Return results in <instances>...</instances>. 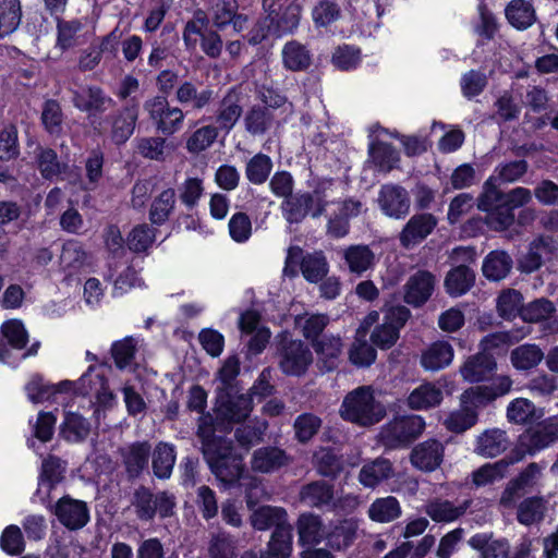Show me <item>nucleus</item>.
Listing matches in <instances>:
<instances>
[{
  "mask_svg": "<svg viewBox=\"0 0 558 558\" xmlns=\"http://www.w3.org/2000/svg\"><path fill=\"white\" fill-rule=\"evenodd\" d=\"M201 451L211 473L227 486L234 485L243 473L241 456L233 451L232 442L217 436L210 428L198 427Z\"/></svg>",
  "mask_w": 558,
  "mask_h": 558,
  "instance_id": "nucleus-1",
  "label": "nucleus"
},
{
  "mask_svg": "<svg viewBox=\"0 0 558 558\" xmlns=\"http://www.w3.org/2000/svg\"><path fill=\"white\" fill-rule=\"evenodd\" d=\"M339 414L347 422L369 427L379 423L386 416L387 410L376 398L372 386H360L345 395Z\"/></svg>",
  "mask_w": 558,
  "mask_h": 558,
  "instance_id": "nucleus-2",
  "label": "nucleus"
},
{
  "mask_svg": "<svg viewBox=\"0 0 558 558\" xmlns=\"http://www.w3.org/2000/svg\"><path fill=\"white\" fill-rule=\"evenodd\" d=\"M131 507L141 522L161 520L175 513L177 498L168 490L154 492L145 485H138L131 496Z\"/></svg>",
  "mask_w": 558,
  "mask_h": 558,
  "instance_id": "nucleus-3",
  "label": "nucleus"
},
{
  "mask_svg": "<svg viewBox=\"0 0 558 558\" xmlns=\"http://www.w3.org/2000/svg\"><path fill=\"white\" fill-rule=\"evenodd\" d=\"M299 499L306 507L338 514L351 512L357 506L356 497L351 495L337 497L333 485L324 480L303 485L299 492Z\"/></svg>",
  "mask_w": 558,
  "mask_h": 558,
  "instance_id": "nucleus-4",
  "label": "nucleus"
},
{
  "mask_svg": "<svg viewBox=\"0 0 558 558\" xmlns=\"http://www.w3.org/2000/svg\"><path fill=\"white\" fill-rule=\"evenodd\" d=\"M280 371L287 376H302L313 362L310 347L301 340L293 339L288 332L276 337V352Z\"/></svg>",
  "mask_w": 558,
  "mask_h": 558,
  "instance_id": "nucleus-5",
  "label": "nucleus"
},
{
  "mask_svg": "<svg viewBox=\"0 0 558 558\" xmlns=\"http://www.w3.org/2000/svg\"><path fill=\"white\" fill-rule=\"evenodd\" d=\"M209 20L203 11H197L193 19L185 23L183 43L187 50H194L199 40L202 51L210 59H218L223 49L221 36L208 29Z\"/></svg>",
  "mask_w": 558,
  "mask_h": 558,
  "instance_id": "nucleus-6",
  "label": "nucleus"
},
{
  "mask_svg": "<svg viewBox=\"0 0 558 558\" xmlns=\"http://www.w3.org/2000/svg\"><path fill=\"white\" fill-rule=\"evenodd\" d=\"M328 203L325 191L315 189L313 192L292 193L282 202L281 210L286 220L293 225L302 222L307 215L313 218L323 216Z\"/></svg>",
  "mask_w": 558,
  "mask_h": 558,
  "instance_id": "nucleus-7",
  "label": "nucleus"
},
{
  "mask_svg": "<svg viewBox=\"0 0 558 558\" xmlns=\"http://www.w3.org/2000/svg\"><path fill=\"white\" fill-rule=\"evenodd\" d=\"M424 428L425 422L418 415L398 416L380 428L379 441L388 449L407 447L421 436Z\"/></svg>",
  "mask_w": 558,
  "mask_h": 558,
  "instance_id": "nucleus-8",
  "label": "nucleus"
},
{
  "mask_svg": "<svg viewBox=\"0 0 558 558\" xmlns=\"http://www.w3.org/2000/svg\"><path fill=\"white\" fill-rule=\"evenodd\" d=\"M488 388L485 386L472 387L461 395V408L451 412L444 424L453 433H463L472 427L477 420L476 408L484 405L488 400Z\"/></svg>",
  "mask_w": 558,
  "mask_h": 558,
  "instance_id": "nucleus-9",
  "label": "nucleus"
},
{
  "mask_svg": "<svg viewBox=\"0 0 558 558\" xmlns=\"http://www.w3.org/2000/svg\"><path fill=\"white\" fill-rule=\"evenodd\" d=\"M72 102L81 111L88 113L93 129L102 132V120L99 114L116 105V101L98 86H86L72 92Z\"/></svg>",
  "mask_w": 558,
  "mask_h": 558,
  "instance_id": "nucleus-10",
  "label": "nucleus"
},
{
  "mask_svg": "<svg viewBox=\"0 0 558 558\" xmlns=\"http://www.w3.org/2000/svg\"><path fill=\"white\" fill-rule=\"evenodd\" d=\"M558 441V421L548 417L526 428L519 437L515 446L526 456L533 457Z\"/></svg>",
  "mask_w": 558,
  "mask_h": 558,
  "instance_id": "nucleus-11",
  "label": "nucleus"
},
{
  "mask_svg": "<svg viewBox=\"0 0 558 558\" xmlns=\"http://www.w3.org/2000/svg\"><path fill=\"white\" fill-rule=\"evenodd\" d=\"M138 101L132 98L125 106L108 114L102 120V132L105 123L110 126L109 136L113 144L120 146L129 141L135 131L138 120Z\"/></svg>",
  "mask_w": 558,
  "mask_h": 558,
  "instance_id": "nucleus-12",
  "label": "nucleus"
},
{
  "mask_svg": "<svg viewBox=\"0 0 558 558\" xmlns=\"http://www.w3.org/2000/svg\"><path fill=\"white\" fill-rule=\"evenodd\" d=\"M438 218L430 213H416L410 217L398 234L402 248L413 250L422 244L436 229Z\"/></svg>",
  "mask_w": 558,
  "mask_h": 558,
  "instance_id": "nucleus-13",
  "label": "nucleus"
},
{
  "mask_svg": "<svg viewBox=\"0 0 558 558\" xmlns=\"http://www.w3.org/2000/svg\"><path fill=\"white\" fill-rule=\"evenodd\" d=\"M336 204L337 210L328 219L327 233L340 239L350 232V220L365 213L367 208L361 199L355 197H348Z\"/></svg>",
  "mask_w": 558,
  "mask_h": 558,
  "instance_id": "nucleus-14",
  "label": "nucleus"
},
{
  "mask_svg": "<svg viewBox=\"0 0 558 558\" xmlns=\"http://www.w3.org/2000/svg\"><path fill=\"white\" fill-rule=\"evenodd\" d=\"M557 250V242L549 235L533 239L527 251L518 259V270L523 274L537 271L546 260L551 259Z\"/></svg>",
  "mask_w": 558,
  "mask_h": 558,
  "instance_id": "nucleus-15",
  "label": "nucleus"
},
{
  "mask_svg": "<svg viewBox=\"0 0 558 558\" xmlns=\"http://www.w3.org/2000/svg\"><path fill=\"white\" fill-rule=\"evenodd\" d=\"M543 469L539 463L530 462L508 482L500 497V504L505 507L511 506L515 497L532 492L542 478Z\"/></svg>",
  "mask_w": 558,
  "mask_h": 558,
  "instance_id": "nucleus-16",
  "label": "nucleus"
},
{
  "mask_svg": "<svg viewBox=\"0 0 558 558\" xmlns=\"http://www.w3.org/2000/svg\"><path fill=\"white\" fill-rule=\"evenodd\" d=\"M51 510L58 521L70 531L80 530L89 521L87 504L69 495L61 497Z\"/></svg>",
  "mask_w": 558,
  "mask_h": 558,
  "instance_id": "nucleus-17",
  "label": "nucleus"
},
{
  "mask_svg": "<svg viewBox=\"0 0 558 558\" xmlns=\"http://www.w3.org/2000/svg\"><path fill=\"white\" fill-rule=\"evenodd\" d=\"M377 202L380 210L389 218L403 219L410 213V196L401 185L384 184L378 192Z\"/></svg>",
  "mask_w": 558,
  "mask_h": 558,
  "instance_id": "nucleus-18",
  "label": "nucleus"
},
{
  "mask_svg": "<svg viewBox=\"0 0 558 558\" xmlns=\"http://www.w3.org/2000/svg\"><path fill=\"white\" fill-rule=\"evenodd\" d=\"M293 457L277 446H264L252 453L251 469L256 473L271 474L289 468Z\"/></svg>",
  "mask_w": 558,
  "mask_h": 558,
  "instance_id": "nucleus-19",
  "label": "nucleus"
},
{
  "mask_svg": "<svg viewBox=\"0 0 558 558\" xmlns=\"http://www.w3.org/2000/svg\"><path fill=\"white\" fill-rule=\"evenodd\" d=\"M119 456L129 480L138 478L144 471L148 470L151 454V445L144 441H134L120 447Z\"/></svg>",
  "mask_w": 558,
  "mask_h": 558,
  "instance_id": "nucleus-20",
  "label": "nucleus"
},
{
  "mask_svg": "<svg viewBox=\"0 0 558 558\" xmlns=\"http://www.w3.org/2000/svg\"><path fill=\"white\" fill-rule=\"evenodd\" d=\"M473 504L471 498L456 505L449 499L434 497L424 505V512L436 523H451L463 517Z\"/></svg>",
  "mask_w": 558,
  "mask_h": 558,
  "instance_id": "nucleus-21",
  "label": "nucleus"
},
{
  "mask_svg": "<svg viewBox=\"0 0 558 558\" xmlns=\"http://www.w3.org/2000/svg\"><path fill=\"white\" fill-rule=\"evenodd\" d=\"M435 281V276L427 270L411 275L403 286L404 302L414 307L424 305L433 294Z\"/></svg>",
  "mask_w": 558,
  "mask_h": 558,
  "instance_id": "nucleus-22",
  "label": "nucleus"
},
{
  "mask_svg": "<svg viewBox=\"0 0 558 558\" xmlns=\"http://www.w3.org/2000/svg\"><path fill=\"white\" fill-rule=\"evenodd\" d=\"M252 410L253 402L250 396L221 391L217 397L218 414L229 422L240 423L245 421Z\"/></svg>",
  "mask_w": 558,
  "mask_h": 558,
  "instance_id": "nucleus-23",
  "label": "nucleus"
},
{
  "mask_svg": "<svg viewBox=\"0 0 558 558\" xmlns=\"http://www.w3.org/2000/svg\"><path fill=\"white\" fill-rule=\"evenodd\" d=\"M242 93L236 87L228 89L219 102L216 112V123L220 131L229 133L243 113Z\"/></svg>",
  "mask_w": 558,
  "mask_h": 558,
  "instance_id": "nucleus-24",
  "label": "nucleus"
},
{
  "mask_svg": "<svg viewBox=\"0 0 558 558\" xmlns=\"http://www.w3.org/2000/svg\"><path fill=\"white\" fill-rule=\"evenodd\" d=\"M444 459V446L436 439H428L416 445L410 454L411 464L423 472H433L440 466Z\"/></svg>",
  "mask_w": 558,
  "mask_h": 558,
  "instance_id": "nucleus-25",
  "label": "nucleus"
},
{
  "mask_svg": "<svg viewBox=\"0 0 558 558\" xmlns=\"http://www.w3.org/2000/svg\"><path fill=\"white\" fill-rule=\"evenodd\" d=\"M341 257L348 270L356 276L373 269L376 265V254L366 244H352L341 250Z\"/></svg>",
  "mask_w": 558,
  "mask_h": 558,
  "instance_id": "nucleus-26",
  "label": "nucleus"
},
{
  "mask_svg": "<svg viewBox=\"0 0 558 558\" xmlns=\"http://www.w3.org/2000/svg\"><path fill=\"white\" fill-rule=\"evenodd\" d=\"M454 356L452 345L444 340L435 341L421 355V366L428 372H438L448 367Z\"/></svg>",
  "mask_w": 558,
  "mask_h": 558,
  "instance_id": "nucleus-27",
  "label": "nucleus"
},
{
  "mask_svg": "<svg viewBox=\"0 0 558 558\" xmlns=\"http://www.w3.org/2000/svg\"><path fill=\"white\" fill-rule=\"evenodd\" d=\"M393 476V464L390 460L380 457L363 464L359 473V482L364 487L375 488Z\"/></svg>",
  "mask_w": 558,
  "mask_h": 558,
  "instance_id": "nucleus-28",
  "label": "nucleus"
},
{
  "mask_svg": "<svg viewBox=\"0 0 558 558\" xmlns=\"http://www.w3.org/2000/svg\"><path fill=\"white\" fill-rule=\"evenodd\" d=\"M215 96L214 89L206 87L199 90L192 81L181 82L175 90L177 101L182 106H191L196 111L209 106Z\"/></svg>",
  "mask_w": 558,
  "mask_h": 558,
  "instance_id": "nucleus-29",
  "label": "nucleus"
},
{
  "mask_svg": "<svg viewBox=\"0 0 558 558\" xmlns=\"http://www.w3.org/2000/svg\"><path fill=\"white\" fill-rule=\"evenodd\" d=\"M251 524L255 530L267 531L272 529L277 531L290 524L288 512L281 507L262 506L251 514Z\"/></svg>",
  "mask_w": 558,
  "mask_h": 558,
  "instance_id": "nucleus-30",
  "label": "nucleus"
},
{
  "mask_svg": "<svg viewBox=\"0 0 558 558\" xmlns=\"http://www.w3.org/2000/svg\"><path fill=\"white\" fill-rule=\"evenodd\" d=\"M94 371L95 367L89 366L87 372L82 375L77 381V390L82 395H95L100 404L107 405L113 400V395L109 390L106 377L95 374Z\"/></svg>",
  "mask_w": 558,
  "mask_h": 558,
  "instance_id": "nucleus-31",
  "label": "nucleus"
},
{
  "mask_svg": "<svg viewBox=\"0 0 558 558\" xmlns=\"http://www.w3.org/2000/svg\"><path fill=\"white\" fill-rule=\"evenodd\" d=\"M284 69L292 72H304L312 65L313 56L311 50L298 40H290L284 44L281 51Z\"/></svg>",
  "mask_w": 558,
  "mask_h": 558,
  "instance_id": "nucleus-32",
  "label": "nucleus"
},
{
  "mask_svg": "<svg viewBox=\"0 0 558 558\" xmlns=\"http://www.w3.org/2000/svg\"><path fill=\"white\" fill-rule=\"evenodd\" d=\"M487 343L488 336H485L480 342L482 351L469 356L460 367V374L464 380L469 383H481L486 380L488 377V354L486 353Z\"/></svg>",
  "mask_w": 558,
  "mask_h": 558,
  "instance_id": "nucleus-33",
  "label": "nucleus"
},
{
  "mask_svg": "<svg viewBox=\"0 0 558 558\" xmlns=\"http://www.w3.org/2000/svg\"><path fill=\"white\" fill-rule=\"evenodd\" d=\"M302 13V5L292 2L279 14L269 19L268 33H272L276 37L293 34L299 27Z\"/></svg>",
  "mask_w": 558,
  "mask_h": 558,
  "instance_id": "nucleus-34",
  "label": "nucleus"
},
{
  "mask_svg": "<svg viewBox=\"0 0 558 558\" xmlns=\"http://www.w3.org/2000/svg\"><path fill=\"white\" fill-rule=\"evenodd\" d=\"M151 469L159 480L170 478L177 460L175 447L172 444L159 441L151 449Z\"/></svg>",
  "mask_w": 558,
  "mask_h": 558,
  "instance_id": "nucleus-35",
  "label": "nucleus"
},
{
  "mask_svg": "<svg viewBox=\"0 0 558 558\" xmlns=\"http://www.w3.org/2000/svg\"><path fill=\"white\" fill-rule=\"evenodd\" d=\"M301 274L307 282L317 283L329 272V263L323 251L300 254Z\"/></svg>",
  "mask_w": 558,
  "mask_h": 558,
  "instance_id": "nucleus-36",
  "label": "nucleus"
},
{
  "mask_svg": "<svg viewBox=\"0 0 558 558\" xmlns=\"http://www.w3.org/2000/svg\"><path fill=\"white\" fill-rule=\"evenodd\" d=\"M244 129L252 136L266 134L275 125L274 112L262 105L252 106L244 114Z\"/></svg>",
  "mask_w": 558,
  "mask_h": 558,
  "instance_id": "nucleus-37",
  "label": "nucleus"
},
{
  "mask_svg": "<svg viewBox=\"0 0 558 558\" xmlns=\"http://www.w3.org/2000/svg\"><path fill=\"white\" fill-rule=\"evenodd\" d=\"M505 15L518 31L527 29L537 21L535 8L527 0H511L505 9Z\"/></svg>",
  "mask_w": 558,
  "mask_h": 558,
  "instance_id": "nucleus-38",
  "label": "nucleus"
},
{
  "mask_svg": "<svg viewBox=\"0 0 558 558\" xmlns=\"http://www.w3.org/2000/svg\"><path fill=\"white\" fill-rule=\"evenodd\" d=\"M357 529V521L353 518L338 521L325 536L327 545L335 550L348 548L353 544Z\"/></svg>",
  "mask_w": 558,
  "mask_h": 558,
  "instance_id": "nucleus-39",
  "label": "nucleus"
},
{
  "mask_svg": "<svg viewBox=\"0 0 558 558\" xmlns=\"http://www.w3.org/2000/svg\"><path fill=\"white\" fill-rule=\"evenodd\" d=\"M37 162L40 174L46 180H64L69 178L71 173L70 166L65 162H61L52 148H39Z\"/></svg>",
  "mask_w": 558,
  "mask_h": 558,
  "instance_id": "nucleus-40",
  "label": "nucleus"
},
{
  "mask_svg": "<svg viewBox=\"0 0 558 558\" xmlns=\"http://www.w3.org/2000/svg\"><path fill=\"white\" fill-rule=\"evenodd\" d=\"M313 347L327 372L338 366L343 349L340 337L324 336L320 340H316Z\"/></svg>",
  "mask_w": 558,
  "mask_h": 558,
  "instance_id": "nucleus-41",
  "label": "nucleus"
},
{
  "mask_svg": "<svg viewBox=\"0 0 558 558\" xmlns=\"http://www.w3.org/2000/svg\"><path fill=\"white\" fill-rule=\"evenodd\" d=\"M399 500L393 496L376 498L368 507V518L377 523H389L401 517Z\"/></svg>",
  "mask_w": 558,
  "mask_h": 558,
  "instance_id": "nucleus-42",
  "label": "nucleus"
},
{
  "mask_svg": "<svg viewBox=\"0 0 558 558\" xmlns=\"http://www.w3.org/2000/svg\"><path fill=\"white\" fill-rule=\"evenodd\" d=\"M64 473L65 463L58 457L48 456L41 463L37 493H40L41 489L46 487V494L49 495L50 492L64 478Z\"/></svg>",
  "mask_w": 558,
  "mask_h": 558,
  "instance_id": "nucleus-43",
  "label": "nucleus"
},
{
  "mask_svg": "<svg viewBox=\"0 0 558 558\" xmlns=\"http://www.w3.org/2000/svg\"><path fill=\"white\" fill-rule=\"evenodd\" d=\"M546 509L547 500L543 496L526 497L518 506L517 520L526 526L539 523L545 517Z\"/></svg>",
  "mask_w": 558,
  "mask_h": 558,
  "instance_id": "nucleus-44",
  "label": "nucleus"
},
{
  "mask_svg": "<svg viewBox=\"0 0 558 558\" xmlns=\"http://www.w3.org/2000/svg\"><path fill=\"white\" fill-rule=\"evenodd\" d=\"M442 391L433 383H424L408 397V405L413 410H426L440 404Z\"/></svg>",
  "mask_w": 558,
  "mask_h": 558,
  "instance_id": "nucleus-45",
  "label": "nucleus"
},
{
  "mask_svg": "<svg viewBox=\"0 0 558 558\" xmlns=\"http://www.w3.org/2000/svg\"><path fill=\"white\" fill-rule=\"evenodd\" d=\"M475 281V272L466 265H460L451 269L445 279L447 292L452 296L466 293Z\"/></svg>",
  "mask_w": 558,
  "mask_h": 558,
  "instance_id": "nucleus-46",
  "label": "nucleus"
},
{
  "mask_svg": "<svg viewBox=\"0 0 558 558\" xmlns=\"http://www.w3.org/2000/svg\"><path fill=\"white\" fill-rule=\"evenodd\" d=\"M544 360V352L534 343H524L511 351L510 361L514 368L529 371L536 367Z\"/></svg>",
  "mask_w": 558,
  "mask_h": 558,
  "instance_id": "nucleus-47",
  "label": "nucleus"
},
{
  "mask_svg": "<svg viewBox=\"0 0 558 558\" xmlns=\"http://www.w3.org/2000/svg\"><path fill=\"white\" fill-rule=\"evenodd\" d=\"M296 527L302 544H318L326 536L320 517L314 513L301 514Z\"/></svg>",
  "mask_w": 558,
  "mask_h": 558,
  "instance_id": "nucleus-48",
  "label": "nucleus"
},
{
  "mask_svg": "<svg viewBox=\"0 0 558 558\" xmlns=\"http://www.w3.org/2000/svg\"><path fill=\"white\" fill-rule=\"evenodd\" d=\"M274 168L271 158L263 153H258L250 158L245 163V177L254 185L264 184Z\"/></svg>",
  "mask_w": 558,
  "mask_h": 558,
  "instance_id": "nucleus-49",
  "label": "nucleus"
},
{
  "mask_svg": "<svg viewBox=\"0 0 558 558\" xmlns=\"http://www.w3.org/2000/svg\"><path fill=\"white\" fill-rule=\"evenodd\" d=\"M21 21V0H0V36H8L15 32Z\"/></svg>",
  "mask_w": 558,
  "mask_h": 558,
  "instance_id": "nucleus-50",
  "label": "nucleus"
},
{
  "mask_svg": "<svg viewBox=\"0 0 558 558\" xmlns=\"http://www.w3.org/2000/svg\"><path fill=\"white\" fill-rule=\"evenodd\" d=\"M175 206V191L171 187L163 190L150 205L149 220L154 225H163Z\"/></svg>",
  "mask_w": 558,
  "mask_h": 558,
  "instance_id": "nucleus-51",
  "label": "nucleus"
},
{
  "mask_svg": "<svg viewBox=\"0 0 558 558\" xmlns=\"http://www.w3.org/2000/svg\"><path fill=\"white\" fill-rule=\"evenodd\" d=\"M368 151L372 162L385 173L391 171L399 161L398 151L388 143L374 142L369 145Z\"/></svg>",
  "mask_w": 558,
  "mask_h": 558,
  "instance_id": "nucleus-52",
  "label": "nucleus"
},
{
  "mask_svg": "<svg viewBox=\"0 0 558 558\" xmlns=\"http://www.w3.org/2000/svg\"><path fill=\"white\" fill-rule=\"evenodd\" d=\"M313 463L322 476L335 478L342 471V461L330 448H319L313 457Z\"/></svg>",
  "mask_w": 558,
  "mask_h": 558,
  "instance_id": "nucleus-53",
  "label": "nucleus"
},
{
  "mask_svg": "<svg viewBox=\"0 0 558 558\" xmlns=\"http://www.w3.org/2000/svg\"><path fill=\"white\" fill-rule=\"evenodd\" d=\"M137 351V340L131 336L114 341L111 345V356L119 369H126L132 366Z\"/></svg>",
  "mask_w": 558,
  "mask_h": 558,
  "instance_id": "nucleus-54",
  "label": "nucleus"
},
{
  "mask_svg": "<svg viewBox=\"0 0 558 558\" xmlns=\"http://www.w3.org/2000/svg\"><path fill=\"white\" fill-rule=\"evenodd\" d=\"M90 432L89 422L77 413H68L61 427L63 437L73 442H80L87 438Z\"/></svg>",
  "mask_w": 558,
  "mask_h": 558,
  "instance_id": "nucleus-55",
  "label": "nucleus"
},
{
  "mask_svg": "<svg viewBox=\"0 0 558 558\" xmlns=\"http://www.w3.org/2000/svg\"><path fill=\"white\" fill-rule=\"evenodd\" d=\"M541 415H536L535 404L525 398L514 399L507 408L508 421L519 425L531 423Z\"/></svg>",
  "mask_w": 558,
  "mask_h": 558,
  "instance_id": "nucleus-56",
  "label": "nucleus"
},
{
  "mask_svg": "<svg viewBox=\"0 0 558 558\" xmlns=\"http://www.w3.org/2000/svg\"><path fill=\"white\" fill-rule=\"evenodd\" d=\"M57 17V47L62 51L73 48L77 45L78 33L83 25L78 20H62L60 15Z\"/></svg>",
  "mask_w": 558,
  "mask_h": 558,
  "instance_id": "nucleus-57",
  "label": "nucleus"
},
{
  "mask_svg": "<svg viewBox=\"0 0 558 558\" xmlns=\"http://www.w3.org/2000/svg\"><path fill=\"white\" fill-rule=\"evenodd\" d=\"M522 294L518 290H504L496 302L498 315L505 319L514 318L520 311L522 312Z\"/></svg>",
  "mask_w": 558,
  "mask_h": 558,
  "instance_id": "nucleus-58",
  "label": "nucleus"
},
{
  "mask_svg": "<svg viewBox=\"0 0 558 558\" xmlns=\"http://www.w3.org/2000/svg\"><path fill=\"white\" fill-rule=\"evenodd\" d=\"M322 420L313 413L300 414L293 424L295 438L299 442L310 441L320 429Z\"/></svg>",
  "mask_w": 558,
  "mask_h": 558,
  "instance_id": "nucleus-59",
  "label": "nucleus"
},
{
  "mask_svg": "<svg viewBox=\"0 0 558 558\" xmlns=\"http://www.w3.org/2000/svg\"><path fill=\"white\" fill-rule=\"evenodd\" d=\"M293 527L291 524L272 531L266 550L289 558L292 553Z\"/></svg>",
  "mask_w": 558,
  "mask_h": 558,
  "instance_id": "nucleus-60",
  "label": "nucleus"
},
{
  "mask_svg": "<svg viewBox=\"0 0 558 558\" xmlns=\"http://www.w3.org/2000/svg\"><path fill=\"white\" fill-rule=\"evenodd\" d=\"M219 129L214 125H205L192 133L186 141V149L192 154H198L207 149L218 137Z\"/></svg>",
  "mask_w": 558,
  "mask_h": 558,
  "instance_id": "nucleus-61",
  "label": "nucleus"
},
{
  "mask_svg": "<svg viewBox=\"0 0 558 558\" xmlns=\"http://www.w3.org/2000/svg\"><path fill=\"white\" fill-rule=\"evenodd\" d=\"M341 10L332 0H319L312 9V17L316 26L326 27L339 20Z\"/></svg>",
  "mask_w": 558,
  "mask_h": 558,
  "instance_id": "nucleus-62",
  "label": "nucleus"
},
{
  "mask_svg": "<svg viewBox=\"0 0 558 558\" xmlns=\"http://www.w3.org/2000/svg\"><path fill=\"white\" fill-rule=\"evenodd\" d=\"M209 558H236L235 544L226 532H218L211 535L208 545Z\"/></svg>",
  "mask_w": 558,
  "mask_h": 558,
  "instance_id": "nucleus-63",
  "label": "nucleus"
},
{
  "mask_svg": "<svg viewBox=\"0 0 558 558\" xmlns=\"http://www.w3.org/2000/svg\"><path fill=\"white\" fill-rule=\"evenodd\" d=\"M556 312L554 303L545 298L530 302L522 308L521 315L524 320L538 323L549 318Z\"/></svg>",
  "mask_w": 558,
  "mask_h": 558,
  "instance_id": "nucleus-64",
  "label": "nucleus"
}]
</instances>
